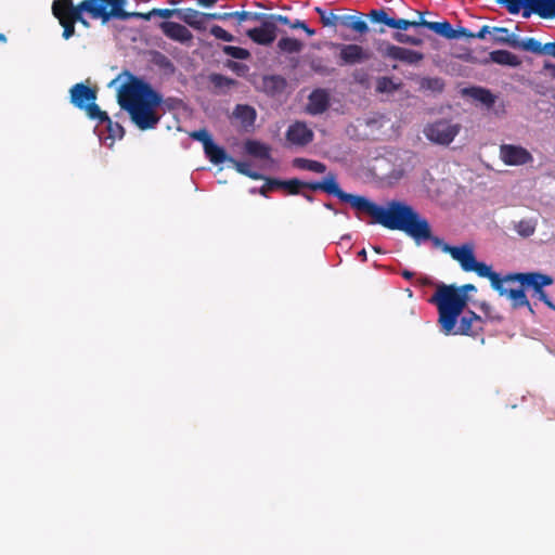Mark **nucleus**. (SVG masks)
<instances>
[{
  "label": "nucleus",
  "instance_id": "obj_1",
  "mask_svg": "<svg viewBox=\"0 0 555 555\" xmlns=\"http://www.w3.org/2000/svg\"><path fill=\"white\" fill-rule=\"evenodd\" d=\"M361 212L367 214L372 223L388 230L402 231L417 244L431 241L435 246L442 245V240L431 234L428 220L404 202L392 199L386 206H379L366 198Z\"/></svg>",
  "mask_w": 555,
  "mask_h": 555
},
{
  "label": "nucleus",
  "instance_id": "obj_2",
  "mask_svg": "<svg viewBox=\"0 0 555 555\" xmlns=\"http://www.w3.org/2000/svg\"><path fill=\"white\" fill-rule=\"evenodd\" d=\"M118 104L129 113L132 122L140 130L154 129L160 120L157 107L163 102L160 93L134 76L122 83L117 94Z\"/></svg>",
  "mask_w": 555,
  "mask_h": 555
},
{
  "label": "nucleus",
  "instance_id": "obj_3",
  "mask_svg": "<svg viewBox=\"0 0 555 555\" xmlns=\"http://www.w3.org/2000/svg\"><path fill=\"white\" fill-rule=\"evenodd\" d=\"M79 12H87L93 18H101L105 24L112 18H116V8L109 10L101 0H83L77 5L73 0H54L52 3V13L60 22L77 21Z\"/></svg>",
  "mask_w": 555,
  "mask_h": 555
},
{
  "label": "nucleus",
  "instance_id": "obj_4",
  "mask_svg": "<svg viewBox=\"0 0 555 555\" xmlns=\"http://www.w3.org/2000/svg\"><path fill=\"white\" fill-rule=\"evenodd\" d=\"M468 292H476L473 284H464L461 287L454 285H441L433 295L430 301L442 310V317L448 324L453 323L455 315H461L468 301Z\"/></svg>",
  "mask_w": 555,
  "mask_h": 555
},
{
  "label": "nucleus",
  "instance_id": "obj_5",
  "mask_svg": "<svg viewBox=\"0 0 555 555\" xmlns=\"http://www.w3.org/2000/svg\"><path fill=\"white\" fill-rule=\"evenodd\" d=\"M438 313L440 330L447 336L465 335L476 337L483 332L485 320L472 310H466L461 315H455L451 324H448L443 319L441 309H438Z\"/></svg>",
  "mask_w": 555,
  "mask_h": 555
},
{
  "label": "nucleus",
  "instance_id": "obj_6",
  "mask_svg": "<svg viewBox=\"0 0 555 555\" xmlns=\"http://www.w3.org/2000/svg\"><path fill=\"white\" fill-rule=\"evenodd\" d=\"M70 103L81 109L85 111L87 116L90 119H107V113L101 111L99 105L95 103L96 100V90L90 88L89 86L79 82L74 85L69 89Z\"/></svg>",
  "mask_w": 555,
  "mask_h": 555
},
{
  "label": "nucleus",
  "instance_id": "obj_7",
  "mask_svg": "<svg viewBox=\"0 0 555 555\" xmlns=\"http://www.w3.org/2000/svg\"><path fill=\"white\" fill-rule=\"evenodd\" d=\"M461 126L447 119L427 124L423 130L427 140L439 145H449L459 134Z\"/></svg>",
  "mask_w": 555,
  "mask_h": 555
},
{
  "label": "nucleus",
  "instance_id": "obj_8",
  "mask_svg": "<svg viewBox=\"0 0 555 555\" xmlns=\"http://www.w3.org/2000/svg\"><path fill=\"white\" fill-rule=\"evenodd\" d=\"M444 253L450 254L456 260L462 270L465 272H475L477 275L480 273V268H485L487 263L476 260L474 247L470 244L462 246H450L442 241L439 246Z\"/></svg>",
  "mask_w": 555,
  "mask_h": 555
},
{
  "label": "nucleus",
  "instance_id": "obj_9",
  "mask_svg": "<svg viewBox=\"0 0 555 555\" xmlns=\"http://www.w3.org/2000/svg\"><path fill=\"white\" fill-rule=\"evenodd\" d=\"M322 191L330 195L336 196L344 203L350 204L352 208L360 212L366 199L364 196L354 195L343 191L336 180V175L333 172L327 173V176L322 180Z\"/></svg>",
  "mask_w": 555,
  "mask_h": 555
},
{
  "label": "nucleus",
  "instance_id": "obj_10",
  "mask_svg": "<svg viewBox=\"0 0 555 555\" xmlns=\"http://www.w3.org/2000/svg\"><path fill=\"white\" fill-rule=\"evenodd\" d=\"M377 51L383 57L400 61L410 65L416 64L424 59V54L418 51L395 46L387 41L379 42Z\"/></svg>",
  "mask_w": 555,
  "mask_h": 555
},
{
  "label": "nucleus",
  "instance_id": "obj_11",
  "mask_svg": "<svg viewBox=\"0 0 555 555\" xmlns=\"http://www.w3.org/2000/svg\"><path fill=\"white\" fill-rule=\"evenodd\" d=\"M500 158L507 166H522L533 162V156L527 149L515 144H502Z\"/></svg>",
  "mask_w": 555,
  "mask_h": 555
},
{
  "label": "nucleus",
  "instance_id": "obj_12",
  "mask_svg": "<svg viewBox=\"0 0 555 555\" xmlns=\"http://www.w3.org/2000/svg\"><path fill=\"white\" fill-rule=\"evenodd\" d=\"M259 22H261V25L247 30V36L258 44L269 46L276 39L278 25L270 21L267 14Z\"/></svg>",
  "mask_w": 555,
  "mask_h": 555
},
{
  "label": "nucleus",
  "instance_id": "obj_13",
  "mask_svg": "<svg viewBox=\"0 0 555 555\" xmlns=\"http://www.w3.org/2000/svg\"><path fill=\"white\" fill-rule=\"evenodd\" d=\"M507 281L519 282L522 286L533 288L534 293L540 292L544 286L553 284V278L540 272L512 273L505 276Z\"/></svg>",
  "mask_w": 555,
  "mask_h": 555
},
{
  "label": "nucleus",
  "instance_id": "obj_14",
  "mask_svg": "<svg viewBox=\"0 0 555 555\" xmlns=\"http://www.w3.org/2000/svg\"><path fill=\"white\" fill-rule=\"evenodd\" d=\"M116 7V20L120 21H127L130 18H139L144 21H150L153 16H159L163 18H170V17H178L179 15V9H152L147 13H141V12H128L126 10L120 9L121 0L117 2Z\"/></svg>",
  "mask_w": 555,
  "mask_h": 555
},
{
  "label": "nucleus",
  "instance_id": "obj_15",
  "mask_svg": "<svg viewBox=\"0 0 555 555\" xmlns=\"http://www.w3.org/2000/svg\"><path fill=\"white\" fill-rule=\"evenodd\" d=\"M286 140L297 146H305L313 140V132L305 122L296 121L286 131Z\"/></svg>",
  "mask_w": 555,
  "mask_h": 555
},
{
  "label": "nucleus",
  "instance_id": "obj_16",
  "mask_svg": "<svg viewBox=\"0 0 555 555\" xmlns=\"http://www.w3.org/2000/svg\"><path fill=\"white\" fill-rule=\"evenodd\" d=\"M162 33L169 39L185 43L193 39L192 33L183 25L165 21L159 24Z\"/></svg>",
  "mask_w": 555,
  "mask_h": 555
},
{
  "label": "nucleus",
  "instance_id": "obj_17",
  "mask_svg": "<svg viewBox=\"0 0 555 555\" xmlns=\"http://www.w3.org/2000/svg\"><path fill=\"white\" fill-rule=\"evenodd\" d=\"M339 57L343 64L351 65L356 63H361L371 57L370 53H367L363 47L359 44H340Z\"/></svg>",
  "mask_w": 555,
  "mask_h": 555
},
{
  "label": "nucleus",
  "instance_id": "obj_18",
  "mask_svg": "<svg viewBox=\"0 0 555 555\" xmlns=\"http://www.w3.org/2000/svg\"><path fill=\"white\" fill-rule=\"evenodd\" d=\"M527 10L522 14L525 17L534 13L542 18H555V0H527Z\"/></svg>",
  "mask_w": 555,
  "mask_h": 555
},
{
  "label": "nucleus",
  "instance_id": "obj_19",
  "mask_svg": "<svg viewBox=\"0 0 555 555\" xmlns=\"http://www.w3.org/2000/svg\"><path fill=\"white\" fill-rule=\"evenodd\" d=\"M208 13L199 12L192 8L179 9L178 18L197 30L205 29V21Z\"/></svg>",
  "mask_w": 555,
  "mask_h": 555
},
{
  "label": "nucleus",
  "instance_id": "obj_20",
  "mask_svg": "<svg viewBox=\"0 0 555 555\" xmlns=\"http://www.w3.org/2000/svg\"><path fill=\"white\" fill-rule=\"evenodd\" d=\"M330 106V96L324 89H317L309 95L308 112L312 115L324 113Z\"/></svg>",
  "mask_w": 555,
  "mask_h": 555
},
{
  "label": "nucleus",
  "instance_id": "obj_21",
  "mask_svg": "<svg viewBox=\"0 0 555 555\" xmlns=\"http://www.w3.org/2000/svg\"><path fill=\"white\" fill-rule=\"evenodd\" d=\"M494 40L496 42L501 43H507L513 48H520L525 51H529L535 54H542V47L541 42L537 40L535 38H527L522 41H517L515 39H509L506 37H495Z\"/></svg>",
  "mask_w": 555,
  "mask_h": 555
},
{
  "label": "nucleus",
  "instance_id": "obj_22",
  "mask_svg": "<svg viewBox=\"0 0 555 555\" xmlns=\"http://www.w3.org/2000/svg\"><path fill=\"white\" fill-rule=\"evenodd\" d=\"M462 93L486 105L488 108L495 103V95L488 89L482 87L464 88Z\"/></svg>",
  "mask_w": 555,
  "mask_h": 555
},
{
  "label": "nucleus",
  "instance_id": "obj_23",
  "mask_svg": "<svg viewBox=\"0 0 555 555\" xmlns=\"http://www.w3.org/2000/svg\"><path fill=\"white\" fill-rule=\"evenodd\" d=\"M420 24H422V27H426L447 39H456L455 29L452 28L448 21L429 22L421 17Z\"/></svg>",
  "mask_w": 555,
  "mask_h": 555
},
{
  "label": "nucleus",
  "instance_id": "obj_24",
  "mask_svg": "<svg viewBox=\"0 0 555 555\" xmlns=\"http://www.w3.org/2000/svg\"><path fill=\"white\" fill-rule=\"evenodd\" d=\"M478 276L488 279L491 283V286L501 296L507 294L508 291L503 286V283L507 282V280H505V278H501L499 273L492 271L490 266L487 264L485 268H480V273Z\"/></svg>",
  "mask_w": 555,
  "mask_h": 555
},
{
  "label": "nucleus",
  "instance_id": "obj_25",
  "mask_svg": "<svg viewBox=\"0 0 555 555\" xmlns=\"http://www.w3.org/2000/svg\"><path fill=\"white\" fill-rule=\"evenodd\" d=\"M206 157L215 165H220L229 160L225 150L214 142V140L204 149Z\"/></svg>",
  "mask_w": 555,
  "mask_h": 555
},
{
  "label": "nucleus",
  "instance_id": "obj_26",
  "mask_svg": "<svg viewBox=\"0 0 555 555\" xmlns=\"http://www.w3.org/2000/svg\"><path fill=\"white\" fill-rule=\"evenodd\" d=\"M490 59L500 65L518 66L520 61L517 55L507 50H496L490 53Z\"/></svg>",
  "mask_w": 555,
  "mask_h": 555
},
{
  "label": "nucleus",
  "instance_id": "obj_27",
  "mask_svg": "<svg viewBox=\"0 0 555 555\" xmlns=\"http://www.w3.org/2000/svg\"><path fill=\"white\" fill-rule=\"evenodd\" d=\"M338 24L359 34H365L369 30L366 22L353 15H340Z\"/></svg>",
  "mask_w": 555,
  "mask_h": 555
},
{
  "label": "nucleus",
  "instance_id": "obj_28",
  "mask_svg": "<svg viewBox=\"0 0 555 555\" xmlns=\"http://www.w3.org/2000/svg\"><path fill=\"white\" fill-rule=\"evenodd\" d=\"M294 166L317 173H323L326 170V166L323 163L307 158H295Z\"/></svg>",
  "mask_w": 555,
  "mask_h": 555
},
{
  "label": "nucleus",
  "instance_id": "obj_29",
  "mask_svg": "<svg viewBox=\"0 0 555 555\" xmlns=\"http://www.w3.org/2000/svg\"><path fill=\"white\" fill-rule=\"evenodd\" d=\"M246 151L249 155L261 159H268L270 157V147L258 141H247Z\"/></svg>",
  "mask_w": 555,
  "mask_h": 555
},
{
  "label": "nucleus",
  "instance_id": "obj_30",
  "mask_svg": "<svg viewBox=\"0 0 555 555\" xmlns=\"http://www.w3.org/2000/svg\"><path fill=\"white\" fill-rule=\"evenodd\" d=\"M278 48L285 53H299L304 48V43L296 38L283 37L279 40Z\"/></svg>",
  "mask_w": 555,
  "mask_h": 555
},
{
  "label": "nucleus",
  "instance_id": "obj_31",
  "mask_svg": "<svg viewBox=\"0 0 555 555\" xmlns=\"http://www.w3.org/2000/svg\"><path fill=\"white\" fill-rule=\"evenodd\" d=\"M508 298L512 300L513 308L528 307L531 312H533L529 300L525 294L522 288L518 289H509L506 294Z\"/></svg>",
  "mask_w": 555,
  "mask_h": 555
},
{
  "label": "nucleus",
  "instance_id": "obj_32",
  "mask_svg": "<svg viewBox=\"0 0 555 555\" xmlns=\"http://www.w3.org/2000/svg\"><path fill=\"white\" fill-rule=\"evenodd\" d=\"M235 116L242 120L243 124L249 126L255 122L256 111L249 105L238 104L234 111Z\"/></svg>",
  "mask_w": 555,
  "mask_h": 555
},
{
  "label": "nucleus",
  "instance_id": "obj_33",
  "mask_svg": "<svg viewBox=\"0 0 555 555\" xmlns=\"http://www.w3.org/2000/svg\"><path fill=\"white\" fill-rule=\"evenodd\" d=\"M229 162L233 164L234 168L237 170V172L249 177L253 180H262L264 177L250 169V165L246 162L236 160L232 157L229 158Z\"/></svg>",
  "mask_w": 555,
  "mask_h": 555
},
{
  "label": "nucleus",
  "instance_id": "obj_34",
  "mask_svg": "<svg viewBox=\"0 0 555 555\" xmlns=\"http://www.w3.org/2000/svg\"><path fill=\"white\" fill-rule=\"evenodd\" d=\"M401 82H395L390 77H379L376 80V92L378 93H392L399 90Z\"/></svg>",
  "mask_w": 555,
  "mask_h": 555
},
{
  "label": "nucleus",
  "instance_id": "obj_35",
  "mask_svg": "<svg viewBox=\"0 0 555 555\" xmlns=\"http://www.w3.org/2000/svg\"><path fill=\"white\" fill-rule=\"evenodd\" d=\"M314 11L319 14L320 21L324 27H336L339 23L340 15H336L333 11L327 12L320 7H317Z\"/></svg>",
  "mask_w": 555,
  "mask_h": 555
},
{
  "label": "nucleus",
  "instance_id": "obj_36",
  "mask_svg": "<svg viewBox=\"0 0 555 555\" xmlns=\"http://www.w3.org/2000/svg\"><path fill=\"white\" fill-rule=\"evenodd\" d=\"M421 88L433 92L441 93L444 89V81L439 77H426L421 81Z\"/></svg>",
  "mask_w": 555,
  "mask_h": 555
},
{
  "label": "nucleus",
  "instance_id": "obj_37",
  "mask_svg": "<svg viewBox=\"0 0 555 555\" xmlns=\"http://www.w3.org/2000/svg\"><path fill=\"white\" fill-rule=\"evenodd\" d=\"M367 16L372 23L384 24L391 28L393 17H390L384 9H373Z\"/></svg>",
  "mask_w": 555,
  "mask_h": 555
},
{
  "label": "nucleus",
  "instance_id": "obj_38",
  "mask_svg": "<svg viewBox=\"0 0 555 555\" xmlns=\"http://www.w3.org/2000/svg\"><path fill=\"white\" fill-rule=\"evenodd\" d=\"M100 124H106L107 132L109 138L112 139H121L125 134L124 127L112 121V119L107 116V119H98Z\"/></svg>",
  "mask_w": 555,
  "mask_h": 555
},
{
  "label": "nucleus",
  "instance_id": "obj_39",
  "mask_svg": "<svg viewBox=\"0 0 555 555\" xmlns=\"http://www.w3.org/2000/svg\"><path fill=\"white\" fill-rule=\"evenodd\" d=\"M222 51L224 54L236 60H246L250 56L249 51L241 47L224 46Z\"/></svg>",
  "mask_w": 555,
  "mask_h": 555
},
{
  "label": "nucleus",
  "instance_id": "obj_40",
  "mask_svg": "<svg viewBox=\"0 0 555 555\" xmlns=\"http://www.w3.org/2000/svg\"><path fill=\"white\" fill-rule=\"evenodd\" d=\"M500 4L505 5L511 14H518L521 9L527 10V0H496Z\"/></svg>",
  "mask_w": 555,
  "mask_h": 555
},
{
  "label": "nucleus",
  "instance_id": "obj_41",
  "mask_svg": "<svg viewBox=\"0 0 555 555\" xmlns=\"http://www.w3.org/2000/svg\"><path fill=\"white\" fill-rule=\"evenodd\" d=\"M500 4L505 5L511 14H518L521 9L527 10V0H496Z\"/></svg>",
  "mask_w": 555,
  "mask_h": 555
},
{
  "label": "nucleus",
  "instance_id": "obj_42",
  "mask_svg": "<svg viewBox=\"0 0 555 555\" xmlns=\"http://www.w3.org/2000/svg\"><path fill=\"white\" fill-rule=\"evenodd\" d=\"M516 231L522 237H529L534 233L535 227L531 221L520 220L516 225Z\"/></svg>",
  "mask_w": 555,
  "mask_h": 555
},
{
  "label": "nucleus",
  "instance_id": "obj_43",
  "mask_svg": "<svg viewBox=\"0 0 555 555\" xmlns=\"http://www.w3.org/2000/svg\"><path fill=\"white\" fill-rule=\"evenodd\" d=\"M420 21H409L404 18H393L391 22V28L406 30L410 27H420Z\"/></svg>",
  "mask_w": 555,
  "mask_h": 555
},
{
  "label": "nucleus",
  "instance_id": "obj_44",
  "mask_svg": "<svg viewBox=\"0 0 555 555\" xmlns=\"http://www.w3.org/2000/svg\"><path fill=\"white\" fill-rule=\"evenodd\" d=\"M262 17H264V13L235 11L233 18H236L238 23H242L247 20L260 21Z\"/></svg>",
  "mask_w": 555,
  "mask_h": 555
},
{
  "label": "nucleus",
  "instance_id": "obj_45",
  "mask_svg": "<svg viewBox=\"0 0 555 555\" xmlns=\"http://www.w3.org/2000/svg\"><path fill=\"white\" fill-rule=\"evenodd\" d=\"M190 137L196 141H199L205 149L211 141V134L206 129L195 130L190 133Z\"/></svg>",
  "mask_w": 555,
  "mask_h": 555
},
{
  "label": "nucleus",
  "instance_id": "obj_46",
  "mask_svg": "<svg viewBox=\"0 0 555 555\" xmlns=\"http://www.w3.org/2000/svg\"><path fill=\"white\" fill-rule=\"evenodd\" d=\"M210 34L217 38V39H220V40H223V41H227V42H231L234 40V36L232 34H230L229 31H227L225 29H223L221 26L219 25H214L211 28H210Z\"/></svg>",
  "mask_w": 555,
  "mask_h": 555
},
{
  "label": "nucleus",
  "instance_id": "obj_47",
  "mask_svg": "<svg viewBox=\"0 0 555 555\" xmlns=\"http://www.w3.org/2000/svg\"><path fill=\"white\" fill-rule=\"evenodd\" d=\"M393 39L400 43H406L411 46H421L423 43V40L421 38L409 36L402 33H395Z\"/></svg>",
  "mask_w": 555,
  "mask_h": 555
},
{
  "label": "nucleus",
  "instance_id": "obj_48",
  "mask_svg": "<svg viewBox=\"0 0 555 555\" xmlns=\"http://www.w3.org/2000/svg\"><path fill=\"white\" fill-rule=\"evenodd\" d=\"M304 184V181H300L299 179H289V180H285V183L283 185V189L287 190V192L289 194H299L300 192V189H304L302 185Z\"/></svg>",
  "mask_w": 555,
  "mask_h": 555
},
{
  "label": "nucleus",
  "instance_id": "obj_49",
  "mask_svg": "<svg viewBox=\"0 0 555 555\" xmlns=\"http://www.w3.org/2000/svg\"><path fill=\"white\" fill-rule=\"evenodd\" d=\"M77 21H67V22H60L61 26L63 27V38L69 39L75 34V24Z\"/></svg>",
  "mask_w": 555,
  "mask_h": 555
},
{
  "label": "nucleus",
  "instance_id": "obj_50",
  "mask_svg": "<svg viewBox=\"0 0 555 555\" xmlns=\"http://www.w3.org/2000/svg\"><path fill=\"white\" fill-rule=\"evenodd\" d=\"M352 77L354 81L361 86H367L370 76L364 69H357L353 72Z\"/></svg>",
  "mask_w": 555,
  "mask_h": 555
},
{
  "label": "nucleus",
  "instance_id": "obj_51",
  "mask_svg": "<svg viewBox=\"0 0 555 555\" xmlns=\"http://www.w3.org/2000/svg\"><path fill=\"white\" fill-rule=\"evenodd\" d=\"M310 67L313 72L322 75H328L333 72V69H330L327 66L323 65L321 61H312Z\"/></svg>",
  "mask_w": 555,
  "mask_h": 555
},
{
  "label": "nucleus",
  "instance_id": "obj_52",
  "mask_svg": "<svg viewBox=\"0 0 555 555\" xmlns=\"http://www.w3.org/2000/svg\"><path fill=\"white\" fill-rule=\"evenodd\" d=\"M291 28L293 29H302L308 36H314L315 30L308 27V25L300 20H296L292 25Z\"/></svg>",
  "mask_w": 555,
  "mask_h": 555
},
{
  "label": "nucleus",
  "instance_id": "obj_53",
  "mask_svg": "<svg viewBox=\"0 0 555 555\" xmlns=\"http://www.w3.org/2000/svg\"><path fill=\"white\" fill-rule=\"evenodd\" d=\"M267 16L270 21L274 22L275 25L278 23H280L282 25H287L291 27V25L294 23V22H291V20L287 16L280 15V14H267Z\"/></svg>",
  "mask_w": 555,
  "mask_h": 555
},
{
  "label": "nucleus",
  "instance_id": "obj_54",
  "mask_svg": "<svg viewBox=\"0 0 555 555\" xmlns=\"http://www.w3.org/2000/svg\"><path fill=\"white\" fill-rule=\"evenodd\" d=\"M234 17V12L208 13L207 18L214 21H228Z\"/></svg>",
  "mask_w": 555,
  "mask_h": 555
},
{
  "label": "nucleus",
  "instance_id": "obj_55",
  "mask_svg": "<svg viewBox=\"0 0 555 555\" xmlns=\"http://www.w3.org/2000/svg\"><path fill=\"white\" fill-rule=\"evenodd\" d=\"M264 179H266L267 186L269 190L283 189V185L285 183V180H280V179H275V178H264Z\"/></svg>",
  "mask_w": 555,
  "mask_h": 555
},
{
  "label": "nucleus",
  "instance_id": "obj_56",
  "mask_svg": "<svg viewBox=\"0 0 555 555\" xmlns=\"http://www.w3.org/2000/svg\"><path fill=\"white\" fill-rule=\"evenodd\" d=\"M264 82L268 86L269 83H272L273 87H280L285 83V80L280 76H270L264 78Z\"/></svg>",
  "mask_w": 555,
  "mask_h": 555
},
{
  "label": "nucleus",
  "instance_id": "obj_57",
  "mask_svg": "<svg viewBox=\"0 0 555 555\" xmlns=\"http://www.w3.org/2000/svg\"><path fill=\"white\" fill-rule=\"evenodd\" d=\"M535 294L542 302H544L547 307L555 310V306L552 304V301L550 300L547 294L543 291V288L540 289V292H537Z\"/></svg>",
  "mask_w": 555,
  "mask_h": 555
},
{
  "label": "nucleus",
  "instance_id": "obj_58",
  "mask_svg": "<svg viewBox=\"0 0 555 555\" xmlns=\"http://www.w3.org/2000/svg\"><path fill=\"white\" fill-rule=\"evenodd\" d=\"M542 54L552 55L555 57V41L543 44Z\"/></svg>",
  "mask_w": 555,
  "mask_h": 555
},
{
  "label": "nucleus",
  "instance_id": "obj_59",
  "mask_svg": "<svg viewBox=\"0 0 555 555\" xmlns=\"http://www.w3.org/2000/svg\"><path fill=\"white\" fill-rule=\"evenodd\" d=\"M119 0H101V3H104L108 7L109 10H114L118 4ZM127 3V0H121L120 9L125 10V5Z\"/></svg>",
  "mask_w": 555,
  "mask_h": 555
},
{
  "label": "nucleus",
  "instance_id": "obj_60",
  "mask_svg": "<svg viewBox=\"0 0 555 555\" xmlns=\"http://www.w3.org/2000/svg\"><path fill=\"white\" fill-rule=\"evenodd\" d=\"M304 189H309L311 191H322V181H313V182H304Z\"/></svg>",
  "mask_w": 555,
  "mask_h": 555
},
{
  "label": "nucleus",
  "instance_id": "obj_61",
  "mask_svg": "<svg viewBox=\"0 0 555 555\" xmlns=\"http://www.w3.org/2000/svg\"><path fill=\"white\" fill-rule=\"evenodd\" d=\"M455 35H456V39L461 38V37L474 38V33H472L470 30H468L465 27H460L459 29H455Z\"/></svg>",
  "mask_w": 555,
  "mask_h": 555
},
{
  "label": "nucleus",
  "instance_id": "obj_62",
  "mask_svg": "<svg viewBox=\"0 0 555 555\" xmlns=\"http://www.w3.org/2000/svg\"><path fill=\"white\" fill-rule=\"evenodd\" d=\"M489 33L490 27L488 25H483L478 33L474 34V38L485 39Z\"/></svg>",
  "mask_w": 555,
  "mask_h": 555
},
{
  "label": "nucleus",
  "instance_id": "obj_63",
  "mask_svg": "<svg viewBox=\"0 0 555 555\" xmlns=\"http://www.w3.org/2000/svg\"><path fill=\"white\" fill-rule=\"evenodd\" d=\"M494 33H499L500 37H506L508 38V29L505 27H494Z\"/></svg>",
  "mask_w": 555,
  "mask_h": 555
},
{
  "label": "nucleus",
  "instance_id": "obj_64",
  "mask_svg": "<svg viewBox=\"0 0 555 555\" xmlns=\"http://www.w3.org/2000/svg\"><path fill=\"white\" fill-rule=\"evenodd\" d=\"M544 69L550 70L553 78H555V64L545 62Z\"/></svg>",
  "mask_w": 555,
  "mask_h": 555
}]
</instances>
